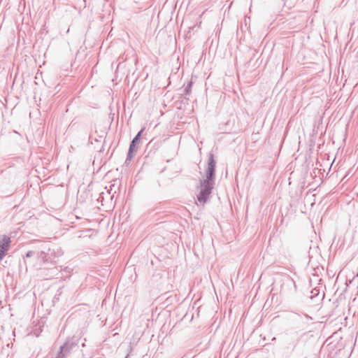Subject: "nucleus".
Wrapping results in <instances>:
<instances>
[{"mask_svg": "<svg viewBox=\"0 0 358 358\" xmlns=\"http://www.w3.org/2000/svg\"><path fill=\"white\" fill-rule=\"evenodd\" d=\"M50 245L49 243L41 241H35L34 242L32 250L28 251L26 253L25 257L29 258L31 257L35 256L42 262L47 263L50 259Z\"/></svg>", "mask_w": 358, "mask_h": 358, "instance_id": "1", "label": "nucleus"}, {"mask_svg": "<svg viewBox=\"0 0 358 358\" xmlns=\"http://www.w3.org/2000/svg\"><path fill=\"white\" fill-rule=\"evenodd\" d=\"M214 184L215 182H213L206 181L205 180H201V190L197 195V200L200 203L203 205L208 201L209 195L211 194L212 189H213Z\"/></svg>", "mask_w": 358, "mask_h": 358, "instance_id": "2", "label": "nucleus"}, {"mask_svg": "<svg viewBox=\"0 0 358 358\" xmlns=\"http://www.w3.org/2000/svg\"><path fill=\"white\" fill-rule=\"evenodd\" d=\"M215 165L216 162L214 159V155L213 154L210 153L208 161V167L206 170V178L204 179L205 180L215 182Z\"/></svg>", "mask_w": 358, "mask_h": 358, "instance_id": "3", "label": "nucleus"}, {"mask_svg": "<svg viewBox=\"0 0 358 358\" xmlns=\"http://www.w3.org/2000/svg\"><path fill=\"white\" fill-rule=\"evenodd\" d=\"M78 340L76 338L68 339L61 347V350L69 355L71 352L78 347Z\"/></svg>", "mask_w": 358, "mask_h": 358, "instance_id": "4", "label": "nucleus"}, {"mask_svg": "<svg viewBox=\"0 0 358 358\" xmlns=\"http://www.w3.org/2000/svg\"><path fill=\"white\" fill-rule=\"evenodd\" d=\"M10 243V239L8 236H4L3 238L0 240V261L3 259L6 252L8 250Z\"/></svg>", "mask_w": 358, "mask_h": 358, "instance_id": "5", "label": "nucleus"}, {"mask_svg": "<svg viewBox=\"0 0 358 358\" xmlns=\"http://www.w3.org/2000/svg\"><path fill=\"white\" fill-rule=\"evenodd\" d=\"M192 82L190 81L188 83V84L186 85V87L184 89L183 96H184V99L186 100H189V98L187 97V96L190 94L191 90H192Z\"/></svg>", "mask_w": 358, "mask_h": 358, "instance_id": "6", "label": "nucleus"}, {"mask_svg": "<svg viewBox=\"0 0 358 358\" xmlns=\"http://www.w3.org/2000/svg\"><path fill=\"white\" fill-rule=\"evenodd\" d=\"M143 131H144V128L141 129L137 133V134L135 136V137L133 138V140L131 141V143L138 145L140 143V141H141V136H142V134H143Z\"/></svg>", "mask_w": 358, "mask_h": 358, "instance_id": "7", "label": "nucleus"}, {"mask_svg": "<svg viewBox=\"0 0 358 358\" xmlns=\"http://www.w3.org/2000/svg\"><path fill=\"white\" fill-rule=\"evenodd\" d=\"M136 151H137V145L130 143L128 153H129V155H131V154L134 155V153L136 152Z\"/></svg>", "mask_w": 358, "mask_h": 358, "instance_id": "8", "label": "nucleus"}, {"mask_svg": "<svg viewBox=\"0 0 358 358\" xmlns=\"http://www.w3.org/2000/svg\"><path fill=\"white\" fill-rule=\"evenodd\" d=\"M69 355L59 348V351L57 352L55 358H66Z\"/></svg>", "mask_w": 358, "mask_h": 358, "instance_id": "9", "label": "nucleus"}, {"mask_svg": "<svg viewBox=\"0 0 358 358\" xmlns=\"http://www.w3.org/2000/svg\"><path fill=\"white\" fill-rule=\"evenodd\" d=\"M133 157H134V155H132V154L129 155V153H127V158H126V160L124 162L126 164V165H129L130 164V162L131 161Z\"/></svg>", "mask_w": 358, "mask_h": 358, "instance_id": "10", "label": "nucleus"}, {"mask_svg": "<svg viewBox=\"0 0 358 358\" xmlns=\"http://www.w3.org/2000/svg\"><path fill=\"white\" fill-rule=\"evenodd\" d=\"M306 317L307 318H310V317H308V315H306Z\"/></svg>", "mask_w": 358, "mask_h": 358, "instance_id": "11", "label": "nucleus"}, {"mask_svg": "<svg viewBox=\"0 0 358 358\" xmlns=\"http://www.w3.org/2000/svg\"><path fill=\"white\" fill-rule=\"evenodd\" d=\"M128 356H129V355H127L125 357V358H128Z\"/></svg>", "mask_w": 358, "mask_h": 358, "instance_id": "12", "label": "nucleus"}]
</instances>
